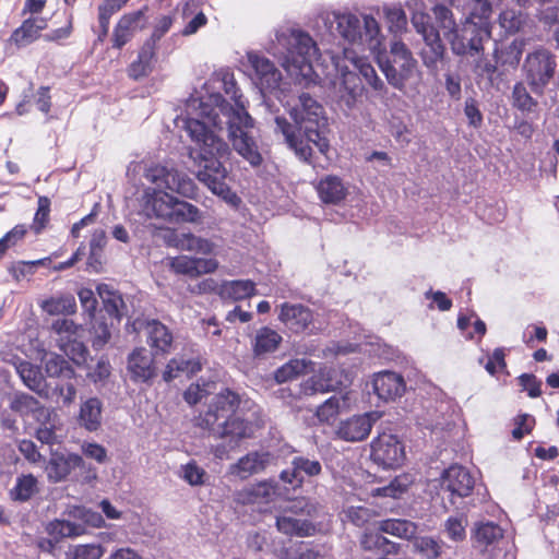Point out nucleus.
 I'll use <instances>...</instances> for the list:
<instances>
[{
    "label": "nucleus",
    "mask_w": 559,
    "mask_h": 559,
    "mask_svg": "<svg viewBox=\"0 0 559 559\" xmlns=\"http://www.w3.org/2000/svg\"><path fill=\"white\" fill-rule=\"evenodd\" d=\"M222 84L234 105L227 103L221 94H212L206 98L192 97L186 105V116L177 117L175 123L185 129L199 147L195 158L198 180L214 194L233 203L238 198L225 182L227 170L222 162L229 156L230 148L216 132L226 129L235 151L251 166H260L263 159L257 142L249 134L253 119L246 109L247 100L237 86L234 73L223 72Z\"/></svg>",
    "instance_id": "f257e3e1"
},
{
    "label": "nucleus",
    "mask_w": 559,
    "mask_h": 559,
    "mask_svg": "<svg viewBox=\"0 0 559 559\" xmlns=\"http://www.w3.org/2000/svg\"><path fill=\"white\" fill-rule=\"evenodd\" d=\"M144 177L155 186L146 188L141 198L142 210L147 217L169 223H195L201 219V212L197 206L167 192L197 199V185L187 174L174 167L155 165L145 170Z\"/></svg>",
    "instance_id": "f03ea898"
},
{
    "label": "nucleus",
    "mask_w": 559,
    "mask_h": 559,
    "mask_svg": "<svg viewBox=\"0 0 559 559\" xmlns=\"http://www.w3.org/2000/svg\"><path fill=\"white\" fill-rule=\"evenodd\" d=\"M288 112L294 124L283 116H275V132L284 136L285 143L300 160L314 166L313 151L310 144H313L324 156H328L330 151V142L326 138L328 118L324 108L308 93H302Z\"/></svg>",
    "instance_id": "7ed1b4c3"
},
{
    "label": "nucleus",
    "mask_w": 559,
    "mask_h": 559,
    "mask_svg": "<svg viewBox=\"0 0 559 559\" xmlns=\"http://www.w3.org/2000/svg\"><path fill=\"white\" fill-rule=\"evenodd\" d=\"M240 396L230 389L218 392L210 403L207 411L198 419V426L209 430L214 437L228 439L230 448L239 441L251 438L254 425L236 415Z\"/></svg>",
    "instance_id": "20e7f679"
},
{
    "label": "nucleus",
    "mask_w": 559,
    "mask_h": 559,
    "mask_svg": "<svg viewBox=\"0 0 559 559\" xmlns=\"http://www.w3.org/2000/svg\"><path fill=\"white\" fill-rule=\"evenodd\" d=\"M267 51L282 61L292 75L308 78L312 73V62L319 57V48L305 31L281 27L275 38L267 45Z\"/></svg>",
    "instance_id": "39448f33"
},
{
    "label": "nucleus",
    "mask_w": 559,
    "mask_h": 559,
    "mask_svg": "<svg viewBox=\"0 0 559 559\" xmlns=\"http://www.w3.org/2000/svg\"><path fill=\"white\" fill-rule=\"evenodd\" d=\"M335 21L337 32L352 46L371 52L380 49L383 36L378 21L372 15L358 16L349 12L337 13Z\"/></svg>",
    "instance_id": "423d86ee"
},
{
    "label": "nucleus",
    "mask_w": 559,
    "mask_h": 559,
    "mask_svg": "<svg viewBox=\"0 0 559 559\" xmlns=\"http://www.w3.org/2000/svg\"><path fill=\"white\" fill-rule=\"evenodd\" d=\"M377 62L388 83L399 91H403L406 82L417 73V60L401 40H393L390 52L379 53Z\"/></svg>",
    "instance_id": "0eeeda50"
},
{
    "label": "nucleus",
    "mask_w": 559,
    "mask_h": 559,
    "mask_svg": "<svg viewBox=\"0 0 559 559\" xmlns=\"http://www.w3.org/2000/svg\"><path fill=\"white\" fill-rule=\"evenodd\" d=\"M320 509L321 506L313 500L297 499L289 504L284 514L276 518V527L289 536H312L317 531L312 520L319 516Z\"/></svg>",
    "instance_id": "6e6552de"
},
{
    "label": "nucleus",
    "mask_w": 559,
    "mask_h": 559,
    "mask_svg": "<svg viewBox=\"0 0 559 559\" xmlns=\"http://www.w3.org/2000/svg\"><path fill=\"white\" fill-rule=\"evenodd\" d=\"M451 44L453 53L471 58L483 57L484 43L490 38L488 23H476L465 19L461 26H456L450 33H445Z\"/></svg>",
    "instance_id": "1a4fd4ad"
},
{
    "label": "nucleus",
    "mask_w": 559,
    "mask_h": 559,
    "mask_svg": "<svg viewBox=\"0 0 559 559\" xmlns=\"http://www.w3.org/2000/svg\"><path fill=\"white\" fill-rule=\"evenodd\" d=\"M523 69L532 92L540 96L555 78L556 56L547 49H537L526 56Z\"/></svg>",
    "instance_id": "9d476101"
},
{
    "label": "nucleus",
    "mask_w": 559,
    "mask_h": 559,
    "mask_svg": "<svg viewBox=\"0 0 559 559\" xmlns=\"http://www.w3.org/2000/svg\"><path fill=\"white\" fill-rule=\"evenodd\" d=\"M51 329L58 335L59 349L75 365L84 364L88 356V349L81 340L82 328L70 319H57L52 322Z\"/></svg>",
    "instance_id": "9b49d317"
},
{
    "label": "nucleus",
    "mask_w": 559,
    "mask_h": 559,
    "mask_svg": "<svg viewBox=\"0 0 559 559\" xmlns=\"http://www.w3.org/2000/svg\"><path fill=\"white\" fill-rule=\"evenodd\" d=\"M75 471H79L81 475L86 473L85 478L88 479L96 477L95 471H92L84 459L76 453L52 452L46 464L47 477L53 483L64 480Z\"/></svg>",
    "instance_id": "f8f14e48"
},
{
    "label": "nucleus",
    "mask_w": 559,
    "mask_h": 559,
    "mask_svg": "<svg viewBox=\"0 0 559 559\" xmlns=\"http://www.w3.org/2000/svg\"><path fill=\"white\" fill-rule=\"evenodd\" d=\"M248 62L254 71V83L262 95H277L283 81L282 72L265 56L259 52H248Z\"/></svg>",
    "instance_id": "ddd939ff"
},
{
    "label": "nucleus",
    "mask_w": 559,
    "mask_h": 559,
    "mask_svg": "<svg viewBox=\"0 0 559 559\" xmlns=\"http://www.w3.org/2000/svg\"><path fill=\"white\" fill-rule=\"evenodd\" d=\"M370 448L372 461L383 468H395L404 462V444L394 435L380 433L372 440Z\"/></svg>",
    "instance_id": "4468645a"
},
{
    "label": "nucleus",
    "mask_w": 559,
    "mask_h": 559,
    "mask_svg": "<svg viewBox=\"0 0 559 559\" xmlns=\"http://www.w3.org/2000/svg\"><path fill=\"white\" fill-rule=\"evenodd\" d=\"M278 319L287 330L295 334L313 335L319 332L312 310L301 304H282Z\"/></svg>",
    "instance_id": "2eb2a0df"
},
{
    "label": "nucleus",
    "mask_w": 559,
    "mask_h": 559,
    "mask_svg": "<svg viewBox=\"0 0 559 559\" xmlns=\"http://www.w3.org/2000/svg\"><path fill=\"white\" fill-rule=\"evenodd\" d=\"M154 354L145 347H135L129 353L126 370L130 380L135 384H152L157 376Z\"/></svg>",
    "instance_id": "dca6fc26"
},
{
    "label": "nucleus",
    "mask_w": 559,
    "mask_h": 559,
    "mask_svg": "<svg viewBox=\"0 0 559 559\" xmlns=\"http://www.w3.org/2000/svg\"><path fill=\"white\" fill-rule=\"evenodd\" d=\"M141 329L145 334L146 344L150 347V353L154 356H166L168 355L174 346L173 332L158 320H144L135 321L133 329Z\"/></svg>",
    "instance_id": "f3484780"
},
{
    "label": "nucleus",
    "mask_w": 559,
    "mask_h": 559,
    "mask_svg": "<svg viewBox=\"0 0 559 559\" xmlns=\"http://www.w3.org/2000/svg\"><path fill=\"white\" fill-rule=\"evenodd\" d=\"M322 473V464L319 460L297 455L292 459L290 467L280 474V479L286 490L300 488L305 477H316Z\"/></svg>",
    "instance_id": "a211bd4d"
},
{
    "label": "nucleus",
    "mask_w": 559,
    "mask_h": 559,
    "mask_svg": "<svg viewBox=\"0 0 559 559\" xmlns=\"http://www.w3.org/2000/svg\"><path fill=\"white\" fill-rule=\"evenodd\" d=\"M381 418V413L369 412L355 415L340 421L335 429V436L347 442H359L365 440L371 432L373 425Z\"/></svg>",
    "instance_id": "6ab92c4d"
},
{
    "label": "nucleus",
    "mask_w": 559,
    "mask_h": 559,
    "mask_svg": "<svg viewBox=\"0 0 559 559\" xmlns=\"http://www.w3.org/2000/svg\"><path fill=\"white\" fill-rule=\"evenodd\" d=\"M276 456L265 450L251 451L238 459L228 468V473L241 480L264 472L270 465L274 464Z\"/></svg>",
    "instance_id": "aec40b11"
},
{
    "label": "nucleus",
    "mask_w": 559,
    "mask_h": 559,
    "mask_svg": "<svg viewBox=\"0 0 559 559\" xmlns=\"http://www.w3.org/2000/svg\"><path fill=\"white\" fill-rule=\"evenodd\" d=\"M474 486V476L462 465H451L441 475V487L450 492L451 499L469 496Z\"/></svg>",
    "instance_id": "412c9836"
},
{
    "label": "nucleus",
    "mask_w": 559,
    "mask_h": 559,
    "mask_svg": "<svg viewBox=\"0 0 559 559\" xmlns=\"http://www.w3.org/2000/svg\"><path fill=\"white\" fill-rule=\"evenodd\" d=\"M420 31L425 41L420 53L423 63L430 73L437 74L443 63L445 48L436 28H420Z\"/></svg>",
    "instance_id": "4be33fe9"
},
{
    "label": "nucleus",
    "mask_w": 559,
    "mask_h": 559,
    "mask_svg": "<svg viewBox=\"0 0 559 559\" xmlns=\"http://www.w3.org/2000/svg\"><path fill=\"white\" fill-rule=\"evenodd\" d=\"M319 200L325 205H340L348 193L343 179L335 175H326L314 183Z\"/></svg>",
    "instance_id": "5701e85b"
},
{
    "label": "nucleus",
    "mask_w": 559,
    "mask_h": 559,
    "mask_svg": "<svg viewBox=\"0 0 559 559\" xmlns=\"http://www.w3.org/2000/svg\"><path fill=\"white\" fill-rule=\"evenodd\" d=\"M372 385L374 393L383 401H394L406 390L404 378L393 371L379 372L373 378Z\"/></svg>",
    "instance_id": "b1692460"
},
{
    "label": "nucleus",
    "mask_w": 559,
    "mask_h": 559,
    "mask_svg": "<svg viewBox=\"0 0 559 559\" xmlns=\"http://www.w3.org/2000/svg\"><path fill=\"white\" fill-rule=\"evenodd\" d=\"M15 370L25 386L40 397L48 396L47 382L39 366L20 359L15 362Z\"/></svg>",
    "instance_id": "393cba45"
},
{
    "label": "nucleus",
    "mask_w": 559,
    "mask_h": 559,
    "mask_svg": "<svg viewBox=\"0 0 559 559\" xmlns=\"http://www.w3.org/2000/svg\"><path fill=\"white\" fill-rule=\"evenodd\" d=\"M503 538V530L493 522L480 523L474 533L475 548L492 558V551Z\"/></svg>",
    "instance_id": "a878e982"
},
{
    "label": "nucleus",
    "mask_w": 559,
    "mask_h": 559,
    "mask_svg": "<svg viewBox=\"0 0 559 559\" xmlns=\"http://www.w3.org/2000/svg\"><path fill=\"white\" fill-rule=\"evenodd\" d=\"M46 27V19L40 16H31L24 20L21 26L12 32L9 40L17 48L26 47L37 40L40 36V32Z\"/></svg>",
    "instance_id": "bb28decb"
},
{
    "label": "nucleus",
    "mask_w": 559,
    "mask_h": 559,
    "mask_svg": "<svg viewBox=\"0 0 559 559\" xmlns=\"http://www.w3.org/2000/svg\"><path fill=\"white\" fill-rule=\"evenodd\" d=\"M78 424L90 432L97 431L102 427L103 402L98 397H88L80 405Z\"/></svg>",
    "instance_id": "cd10ccee"
},
{
    "label": "nucleus",
    "mask_w": 559,
    "mask_h": 559,
    "mask_svg": "<svg viewBox=\"0 0 559 559\" xmlns=\"http://www.w3.org/2000/svg\"><path fill=\"white\" fill-rule=\"evenodd\" d=\"M360 547L366 551L374 552L379 558L396 555L401 549L400 544L389 540L380 531L364 533L360 539Z\"/></svg>",
    "instance_id": "c85d7f7f"
},
{
    "label": "nucleus",
    "mask_w": 559,
    "mask_h": 559,
    "mask_svg": "<svg viewBox=\"0 0 559 559\" xmlns=\"http://www.w3.org/2000/svg\"><path fill=\"white\" fill-rule=\"evenodd\" d=\"M275 495V488L270 483L261 481L238 490L234 499L239 504L267 503Z\"/></svg>",
    "instance_id": "c756f323"
},
{
    "label": "nucleus",
    "mask_w": 559,
    "mask_h": 559,
    "mask_svg": "<svg viewBox=\"0 0 559 559\" xmlns=\"http://www.w3.org/2000/svg\"><path fill=\"white\" fill-rule=\"evenodd\" d=\"M97 294L103 301L106 312L110 317L120 321L121 318L128 313V308L123 301L122 295L110 285L99 284L97 286Z\"/></svg>",
    "instance_id": "7c9ffc66"
},
{
    "label": "nucleus",
    "mask_w": 559,
    "mask_h": 559,
    "mask_svg": "<svg viewBox=\"0 0 559 559\" xmlns=\"http://www.w3.org/2000/svg\"><path fill=\"white\" fill-rule=\"evenodd\" d=\"M200 370L201 362L199 359L176 356L167 362L163 372V380L165 382H171L181 376L191 377Z\"/></svg>",
    "instance_id": "2f4dec72"
},
{
    "label": "nucleus",
    "mask_w": 559,
    "mask_h": 559,
    "mask_svg": "<svg viewBox=\"0 0 559 559\" xmlns=\"http://www.w3.org/2000/svg\"><path fill=\"white\" fill-rule=\"evenodd\" d=\"M378 531L403 539H411L417 533L416 523L406 519H385L378 522Z\"/></svg>",
    "instance_id": "473e14b6"
},
{
    "label": "nucleus",
    "mask_w": 559,
    "mask_h": 559,
    "mask_svg": "<svg viewBox=\"0 0 559 559\" xmlns=\"http://www.w3.org/2000/svg\"><path fill=\"white\" fill-rule=\"evenodd\" d=\"M45 372L49 378L71 380L75 378V370L69 361L56 353L46 354L43 358Z\"/></svg>",
    "instance_id": "72a5a7b5"
},
{
    "label": "nucleus",
    "mask_w": 559,
    "mask_h": 559,
    "mask_svg": "<svg viewBox=\"0 0 559 559\" xmlns=\"http://www.w3.org/2000/svg\"><path fill=\"white\" fill-rule=\"evenodd\" d=\"M38 491V480L32 474L19 475L14 486L9 490V497L14 502H26Z\"/></svg>",
    "instance_id": "f704fd0d"
},
{
    "label": "nucleus",
    "mask_w": 559,
    "mask_h": 559,
    "mask_svg": "<svg viewBox=\"0 0 559 559\" xmlns=\"http://www.w3.org/2000/svg\"><path fill=\"white\" fill-rule=\"evenodd\" d=\"M156 45L146 40L139 51L138 59L129 68V75L133 79H140L152 71V63L155 56Z\"/></svg>",
    "instance_id": "c9c22d12"
},
{
    "label": "nucleus",
    "mask_w": 559,
    "mask_h": 559,
    "mask_svg": "<svg viewBox=\"0 0 559 559\" xmlns=\"http://www.w3.org/2000/svg\"><path fill=\"white\" fill-rule=\"evenodd\" d=\"M255 294V284L250 280L224 281L219 286V295L223 298L241 300Z\"/></svg>",
    "instance_id": "e433bc0d"
},
{
    "label": "nucleus",
    "mask_w": 559,
    "mask_h": 559,
    "mask_svg": "<svg viewBox=\"0 0 559 559\" xmlns=\"http://www.w3.org/2000/svg\"><path fill=\"white\" fill-rule=\"evenodd\" d=\"M282 336L273 329L263 326L257 331L253 342V353L255 356H263L275 352L281 342Z\"/></svg>",
    "instance_id": "4c0bfd02"
},
{
    "label": "nucleus",
    "mask_w": 559,
    "mask_h": 559,
    "mask_svg": "<svg viewBox=\"0 0 559 559\" xmlns=\"http://www.w3.org/2000/svg\"><path fill=\"white\" fill-rule=\"evenodd\" d=\"M332 369H323L318 374L312 376L306 380L300 388V391L305 395H313L316 393H325L333 391L336 388V383L332 381Z\"/></svg>",
    "instance_id": "58836bf2"
},
{
    "label": "nucleus",
    "mask_w": 559,
    "mask_h": 559,
    "mask_svg": "<svg viewBox=\"0 0 559 559\" xmlns=\"http://www.w3.org/2000/svg\"><path fill=\"white\" fill-rule=\"evenodd\" d=\"M513 106L523 114L531 115L538 112V102L531 96L523 83H516L512 91Z\"/></svg>",
    "instance_id": "ea45409f"
},
{
    "label": "nucleus",
    "mask_w": 559,
    "mask_h": 559,
    "mask_svg": "<svg viewBox=\"0 0 559 559\" xmlns=\"http://www.w3.org/2000/svg\"><path fill=\"white\" fill-rule=\"evenodd\" d=\"M40 307L50 316L72 314L76 310V302L72 295H64L44 300Z\"/></svg>",
    "instance_id": "a19ab883"
},
{
    "label": "nucleus",
    "mask_w": 559,
    "mask_h": 559,
    "mask_svg": "<svg viewBox=\"0 0 559 559\" xmlns=\"http://www.w3.org/2000/svg\"><path fill=\"white\" fill-rule=\"evenodd\" d=\"M10 409L20 416L25 417L29 414L43 411V406L34 396L24 392H16L10 401Z\"/></svg>",
    "instance_id": "79ce46f5"
},
{
    "label": "nucleus",
    "mask_w": 559,
    "mask_h": 559,
    "mask_svg": "<svg viewBox=\"0 0 559 559\" xmlns=\"http://www.w3.org/2000/svg\"><path fill=\"white\" fill-rule=\"evenodd\" d=\"M354 68L366 80V82L378 93H385L384 82L377 75L374 68L362 58L353 59Z\"/></svg>",
    "instance_id": "37998d69"
},
{
    "label": "nucleus",
    "mask_w": 559,
    "mask_h": 559,
    "mask_svg": "<svg viewBox=\"0 0 559 559\" xmlns=\"http://www.w3.org/2000/svg\"><path fill=\"white\" fill-rule=\"evenodd\" d=\"M522 56V48L521 45L516 41H512L510 45L498 48L496 47L493 51V57L497 64H500L501 67H510L515 68Z\"/></svg>",
    "instance_id": "c03bdc74"
},
{
    "label": "nucleus",
    "mask_w": 559,
    "mask_h": 559,
    "mask_svg": "<svg viewBox=\"0 0 559 559\" xmlns=\"http://www.w3.org/2000/svg\"><path fill=\"white\" fill-rule=\"evenodd\" d=\"M311 361L306 359H292L274 372V379L277 383L290 381L304 373Z\"/></svg>",
    "instance_id": "a18cd8bd"
},
{
    "label": "nucleus",
    "mask_w": 559,
    "mask_h": 559,
    "mask_svg": "<svg viewBox=\"0 0 559 559\" xmlns=\"http://www.w3.org/2000/svg\"><path fill=\"white\" fill-rule=\"evenodd\" d=\"M442 408L443 404L440 407L428 408L419 418V425L431 431L444 430L449 421Z\"/></svg>",
    "instance_id": "49530a36"
},
{
    "label": "nucleus",
    "mask_w": 559,
    "mask_h": 559,
    "mask_svg": "<svg viewBox=\"0 0 559 559\" xmlns=\"http://www.w3.org/2000/svg\"><path fill=\"white\" fill-rule=\"evenodd\" d=\"M179 477L193 487L202 486L209 479L205 469L198 465L195 461L181 465Z\"/></svg>",
    "instance_id": "de8ad7c7"
},
{
    "label": "nucleus",
    "mask_w": 559,
    "mask_h": 559,
    "mask_svg": "<svg viewBox=\"0 0 559 559\" xmlns=\"http://www.w3.org/2000/svg\"><path fill=\"white\" fill-rule=\"evenodd\" d=\"M346 405L347 399L344 395H333L318 407L317 416L321 421H329L331 418L336 416L338 412Z\"/></svg>",
    "instance_id": "09e8293b"
},
{
    "label": "nucleus",
    "mask_w": 559,
    "mask_h": 559,
    "mask_svg": "<svg viewBox=\"0 0 559 559\" xmlns=\"http://www.w3.org/2000/svg\"><path fill=\"white\" fill-rule=\"evenodd\" d=\"M50 532L60 537H78L85 533V526L81 523L68 520H56L50 523Z\"/></svg>",
    "instance_id": "8fccbe9b"
},
{
    "label": "nucleus",
    "mask_w": 559,
    "mask_h": 559,
    "mask_svg": "<svg viewBox=\"0 0 559 559\" xmlns=\"http://www.w3.org/2000/svg\"><path fill=\"white\" fill-rule=\"evenodd\" d=\"M384 14L389 31L393 34L402 33L407 25V19L404 10L400 7L384 8Z\"/></svg>",
    "instance_id": "3c124183"
},
{
    "label": "nucleus",
    "mask_w": 559,
    "mask_h": 559,
    "mask_svg": "<svg viewBox=\"0 0 559 559\" xmlns=\"http://www.w3.org/2000/svg\"><path fill=\"white\" fill-rule=\"evenodd\" d=\"M468 16L476 23H487L491 14V3L489 0H469L467 2Z\"/></svg>",
    "instance_id": "603ef678"
},
{
    "label": "nucleus",
    "mask_w": 559,
    "mask_h": 559,
    "mask_svg": "<svg viewBox=\"0 0 559 559\" xmlns=\"http://www.w3.org/2000/svg\"><path fill=\"white\" fill-rule=\"evenodd\" d=\"M105 548L100 544H84L74 546L69 552V559H100Z\"/></svg>",
    "instance_id": "864d4df0"
},
{
    "label": "nucleus",
    "mask_w": 559,
    "mask_h": 559,
    "mask_svg": "<svg viewBox=\"0 0 559 559\" xmlns=\"http://www.w3.org/2000/svg\"><path fill=\"white\" fill-rule=\"evenodd\" d=\"M27 233V228L25 225H16L11 230H9L1 239H0V258H2L5 252L21 242Z\"/></svg>",
    "instance_id": "5fc2aeb1"
},
{
    "label": "nucleus",
    "mask_w": 559,
    "mask_h": 559,
    "mask_svg": "<svg viewBox=\"0 0 559 559\" xmlns=\"http://www.w3.org/2000/svg\"><path fill=\"white\" fill-rule=\"evenodd\" d=\"M467 520L465 516H451L445 521L444 530L449 538L454 542H461L465 538Z\"/></svg>",
    "instance_id": "6e6d98bb"
},
{
    "label": "nucleus",
    "mask_w": 559,
    "mask_h": 559,
    "mask_svg": "<svg viewBox=\"0 0 559 559\" xmlns=\"http://www.w3.org/2000/svg\"><path fill=\"white\" fill-rule=\"evenodd\" d=\"M344 513L346 521L357 527H362L373 515L372 510L364 506H352L347 508Z\"/></svg>",
    "instance_id": "4d7b16f0"
},
{
    "label": "nucleus",
    "mask_w": 559,
    "mask_h": 559,
    "mask_svg": "<svg viewBox=\"0 0 559 559\" xmlns=\"http://www.w3.org/2000/svg\"><path fill=\"white\" fill-rule=\"evenodd\" d=\"M499 22L506 32L515 33L521 28L524 17L515 10H504L499 15Z\"/></svg>",
    "instance_id": "13d9d810"
},
{
    "label": "nucleus",
    "mask_w": 559,
    "mask_h": 559,
    "mask_svg": "<svg viewBox=\"0 0 559 559\" xmlns=\"http://www.w3.org/2000/svg\"><path fill=\"white\" fill-rule=\"evenodd\" d=\"M171 269L177 274L187 275L190 277H198V269L195 266V258L181 255L173 259Z\"/></svg>",
    "instance_id": "bf43d9fd"
},
{
    "label": "nucleus",
    "mask_w": 559,
    "mask_h": 559,
    "mask_svg": "<svg viewBox=\"0 0 559 559\" xmlns=\"http://www.w3.org/2000/svg\"><path fill=\"white\" fill-rule=\"evenodd\" d=\"M111 373V366L106 358H100L95 367L87 373V378L95 385H104Z\"/></svg>",
    "instance_id": "052dcab7"
},
{
    "label": "nucleus",
    "mask_w": 559,
    "mask_h": 559,
    "mask_svg": "<svg viewBox=\"0 0 559 559\" xmlns=\"http://www.w3.org/2000/svg\"><path fill=\"white\" fill-rule=\"evenodd\" d=\"M415 548L427 559H436L441 554V547L432 537L423 536L415 540Z\"/></svg>",
    "instance_id": "680f3d73"
},
{
    "label": "nucleus",
    "mask_w": 559,
    "mask_h": 559,
    "mask_svg": "<svg viewBox=\"0 0 559 559\" xmlns=\"http://www.w3.org/2000/svg\"><path fill=\"white\" fill-rule=\"evenodd\" d=\"M81 451L84 456L96 461L98 464H105L108 461L107 450L99 443L84 441L81 444Z\"/></svg>",
    "instance_id": "e2e57ef3"
},
{
    "label": "nucleus",
    "mask_w": 559,
    "mask_h": 559,
    "mask_svg": "<svg viewBox=\"0 0 559 559\" xmlns=\"http://www.w3.org/2000/svg\"><path fill=\"white\" fill-rule=\"evenodd\" d=\"M197 236L190 233H170L168 243L182 251H194Z\"/></svg>",
    "instance_id": "0e129e2a"
},
{
    "label": "nucleus",
    "mask_w": 559,
    "mask_h": 559,
    "mask_svg": "<svg viewBox=\"0 0 559 559\" xmlns=\"http://www.w3.org/2000/svg\"><path fill=\"white\" fill-rule=\"evenodd\" d=\"M464 115L467 118L469 127L474 129L481 127L484 118L476 99L472 97L465 99Z\"/></svg>",
    "instance_id": "69168bd1"
},
{
    "label": "nucleus",
    "mask_w": 559,
    "mask_h": 559,
    "mask_svg": "<svg viewBox=\"0 0 559 559\" xmlns=\"http://www.w3.org/2000/svg\"><path fill=\"white\" fill-rule=\"evenodd\" d=\"M433 13L440 27L443 29L444 36L445 33H450L457 26L454 22L453 14L448 7L438 4L433 8Z\"/></svg>",
    "instance_id": "338daca9"
},
{
    "label": "nucleus",
    "mask_w": 559,
    "mask_h": 559,
    "mask_svg": "<svg viewBox=\"0 0 559 559\" xmlns=\"http://www.w3.org/2000/svg\"><path fill=\"white\" fill-rule=\"evenodd\" d=\"M408 485L407 476H397L388 486L379 488L378 491L385 497L399 498L407 489Z\"/></svg>",
    "instance_id": "774afa93"
}]
</instances>
